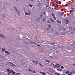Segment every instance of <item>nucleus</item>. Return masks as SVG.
I'll return each instance as SVG.
<instances>
[{
	"instance_id": "a878e982",
	"label": "nucleus",
	"mask_w": 75,
	"mask_h": 75,
	"mask_svg": "<svg viewBox=\"0 0 75 75\" xmlns=\"http://www.w3.org/2000/svg\"><path fill=\"white\" fill-rule=\"evenodd\" d=\"M38 64H39V65H40V66H41V67H42V66H43L41 64V63H39Z\"/></svg>"
},
{
	"instance_id": "a211bd4d",
	"label": "nucleus",
	"mask_w": 75,
	"mask_h": 75,
	"mask_svg": "<svg viewBox=\"0 0 75 75\" xmlns=\"http://www.w3.org/2000/svg\"><path fill=\"white\" fill-rule=\"evenodd\" d=\"M2 51H5V49L3 48H2Z\"/></svg>"
},
{
	"instance_id": "9d476101",
	"label": "nucleus",
	"mask_w": 75,
	"mask_h": 75,
	"mask_svg": "<svg viewBox=\"0 0 75 75\" xmlns=\"http://www.w3.org/2000/svg\"><path fill=\"white\" fill-rule=\"evenodd\" d=\"M60 66H61L60 64H56V67H57V68H58V67H60Z\"/></svg>"
},
{
	"instance_id": "de8ad7c7",
	"label": "nucleus",
	"mask_w": 75,
	"mask_h": 75,
	"mask_svg": "<svg viewBox=\"0 0 75 75\" xmlns=\"http://www.w3.org/2000/svg\"><path fill=\"white\" fill-rule=\"evenodd\" d=\"M37 46H40V47H41V46L40 45H37Z\"/></svg>"
},
{
	"instance_id": "c85d7f7f",
	"label": "nucleus",
	"mask_w": 75,
	"mask_h": 75,
	"mask_svg": "<svg viewBox=\"0 0 75 75\" xmlns=\"http://www.w3.org/2000/svg\"><path fill=\"white\" fill-rule=\"evenodd\" d=\"M21 74V73H17L16 74V75H20Z\"/></svg>"
},
{
	"instance_id": "f704fd0d",
	"label": "nucleus",
	"mask_w": 75,
	"mask_h": 75,
	"mask_svg": "<svg viewBox=\"0 0 75 75\" xmlns=\"http://www.w3.org/2000/svg\"><path fill=\"white\" fill-rule=\"evenodd\" d=\"M47 31H49V30H50V29L49 28H47Z\"/></svg>"
},
{
	"instance_id": "2f4dec72",
	"label": "nucleus",
	"mask_w": 75,
	"mask_h": 75,
	"mask_svg": "<svg viewBox=\"0 0 75 75\" xmlns=\"http://www.w3.org/2000/svg\"><path fill=\"white\" fill-rule=\"evenodd\" d=\"M7 54L8 55H9V54H10V53H9V52H8L7 53Z\"/></svg>"
},
{
	"instance_id": "13d9d810",
	"label": "nucleus",
	"mask_w": 75,
	"mask_h": 75,
	"mask_svg": "<svg viewBox=\"0 0 75 75\" xmlns=\"http://www.w3.org/2000/svg\"><path fill=\"white\" fill-rule=\"evenodd\" d=\"M33 0H31V1H33Z\"/></svg>"
},
{
	"instance_id": "49530a36",
	"label": "nucleus",
	"mask_w": 75,
	"mask_h": 75,
	"mask_svg": "<svg viewBox=\"0 0 75 75\" xmlns=\"http://www.w3.org/2000/svg\"><path fill=\"white\" fill-rule=\"evenodd\" d=\"M54 19H55V20H56V18H55V17H54Z\"/></svg>"
},
{
	"instance_id": "7c9ffc66",
	"label": "nucleus",
	"mask_w": 75,
	"mask_h": 75,
	"mask_svg": "<svg viewBox=\"0 0 75 75\" xmlns=\"http://www.w3.org/2000/svg\"><path fill=\"white\" fill-rule=\"evenodd\" d=\"M47 23H50V20H48V21H47Z\"/></svg>"
},
{
	"instance_id": "052dcab7",
	"label": "nucleus",
	"mask_w": 75,
	"mask_h": 75,
	"mask_svg": "<svg viewBox=\"0 0 75 75\" xmlns=\"http://www.w3.org/2000/svg\"><path fill=\"white\" fill-rule=\"evenodd\" d=\"M49 8H51V7L49 6Z\"/></svg>"
},
{
	"instance_id": "603ef678",
	"label": "nucleus",
	"mask_w": 75,
	"mask_h": 75,
	"mask_svg": "<svg viewBox=\"0 0 75 75\" xmlns=\"http://www.w3.org/2000/svg\"><path fill=\"white\" fill-rule=\"evenodd\" d=\"M46 7H48V6L47 5H46Z\"/></svg>"
},
{
	"instance_id": "a18cd8bd",
	"label": "nucleus",
	"mask_w": 75,
	"mask_h": 75,
	"mask_svg": "<svg viewBox=\"0 0 75 75\" xmlns=\"http://www.w3.org/2000/svg\"><path fill=\"white\" fill-rule=\"evenodd\" d=\"M51 30H52V31H53L54 30V29H53L52 28Z\"/></svg>"
},
{
	"instance_id": "bb28decb",
	"label": "nucleus",
	"mask_w": 75,
	"mask_h": 75,
	"mask_svg": "<svg viewBox=\"0 0 75 75\" xmlns=\"http://www.w3.org/2000/svg\"><path fill=\"white\" fill-rule=\"evenodd\" d=\"M31 72H33V73H34V74H35V71H33H33H31Z\"/></svg>"
},
{
	"instance_id": "6e6d98bb",
	"label": "nucleus",
	"mask_w": 75,
	"mask_h": 75,
	"mask_svg": "<svg viewBox=\"0 0 75 75\" xmlns=\"http://www.w3.org/2000/svg\"><path fill=\"white\" fill-rule=\"evenodd\" d=\"M29 71H31V69H29Z\"/></svg>"
},
{
	"instance_id": "6ab92c4d",
	"label": "nucleus",
	"mask_w": 75,
	"mask_h": 75,
	"mask_svg": "<svg viewBox=\"0 0 75 75\" xmlns=\"http://www.w3.org/2000/svg\"><path fill=\"white\" fill-rule=\"evenodd\" d=\"M55 74H56V75H61V74H60L59 73H56Z\"/></svg>"
},
{
	"instance_id": "4c0bfd02",
	"label": "nucleus",
	"mask_w": 75,
	"mask_h": 75,
	"mask_svg": "<svg viewBox=\"0 0 75 75\" xmlns=\"http://www.w3.org/2000/svg\"><path fill=\"white\" fill-rule=\"evenodd\" d=\"M47 2L48 3H50V2H49V1H48V0L47 1Z\"/></svg>"
},
{
	"instance_id": "393cba45",
	"label": "nucleus",
	"mask_w": 75,
	"mask_h": 75,
	"mask_svg": "<svg viewBox=\"0 0 75 75\" xmlns=\"http://www.w3.org/2000/svg\"><path fill=\"white\" fill-rule=\"evenodd\" d=\"M36 20L37 21H40V19L38 18H37L36 19Z\"/></svg>"
},
{
	"instance_id": "680f3d73",
	"label": "nucleus",
	"mask_w": 75,
	"mask_h": 75,
	"mask_svg": "<svg viewBox=\"0 0 75 75\" xmlns=\"http://www.w3.org/2000/svg\"><path fill=\"white\" fill-rule=\"evenodd\" d=\"M73 65H75V64H73Z\"/></svg>"
},
{
	"instance_id": "79ce46f5",
	"label": "nucleus",
	"mask_w": 75,
	"mask_h": 75,
	"mask_svg": "<svg viewBox=\"0 0 75 75\" xmlns=\"http://www.w3.org/2000/svg\"><path fill=\"white\" fill-rule=\"evenodd\" d=\"M48 27H49V28H51V25H49Z\"/></svg>"
},
{
	"instance_id": "bf43d9fd",
	"label": "nucleus",
	"mask_w": 75,
	"mask_h": 75,
	"mask_svg": "<svg viewBox=\"0 0 75 75\" xmlns=\"http://www.w3.org/2000/svg\"><path fill=\"white\" fill-rule=\"evenodd\" d=\"M57 33H56V34H58V32H56Z\"/></svg>"
},
{
	"instance_id": "09e8293b",
	"label": "nucleus",
	"mask_w": 75,
	"mask_h": 75,
	"mask_svg": "<svg viewBox=\"0 0 75 75\" xmlns=\"http://www.w3.org/2000/svg\"><path fill=\"white\" fill-rule=\"evenodd\" d=\"M58 6H59V5L58 4L56 6L57 7H58Z\"/></svg>"
},
{
	"instance_id": "69168bd1",
	"label": "nucleus",
	"mask_w": 75,
	"mask_h": 75,
	"mask_svg": "<svg viewBox=\"0 0 75 75\" xmlns=\"http://www.w3.org/2000/svg\"><path fill=\"white\" fill-rule=\"evenodd\" d=\"M63 48H65V47H63Z\"/></svg>"
},
{
	"instance_id": "f3484780",
	"label": "nucleus",
	"mask_w": 75,
	"mask_h": 75,
	"mask_svg": "<svg viewBox=\"0 0 75 75\" xmlns=\"http://www.w3.org/2000/svg\"><path fill=\"white\" fill-rule=\"evenodd\" d=\"M45 62H48V63H50V61H48V60H46L45 61Z\"/></svg>"
},
{
	"instance_id": "412c9836",
	"label": "nucleus",
	"mask_w": 75,
	"mask_h": 75,
	"mask_svg": "<svg viewBox=\"0 0 75 75\" xmlns=\"http://www.w3.org/2000/svg\"><path fill=\"white\" fill-rule=\"evenodd\" d=\"M61 3H62V2H61V1H59V4H61Z\"/></svg>"
},
{
	"instance_id": "e433bc0d",
	"label": "nucleus",
	"mask_w": 75,
	"mask_h": 75,
	"mask_svg": "<svg viewBox=\"0 0 75 75\" xmlns=\"http://www.w3.org/2000/svg\"><path fill=\"white\" fill-rule=\"evenodd\" d=\"M45 14H46V13H45V12H44L43 13V14L45 15Z\"/></svg>"
},
{
	"instance_id": "774afa93",
	"label": "nucleus",
	"mask_w": 75,
	"mask_h": 75,
	"mask_svg": "<svg viewBox=\"0 0 75 75\" xmlns=\"http://www.w3.org/2000/svg\"><path fill=\"white\" fill-rule=\"evenodd\" d=\"M59 14L61 15V13H59Z\"/></svg>"
},
{
	"instance_id": "58836bf2",
	"label": "nucleus",
	"mask_w": 75,
	"mask_h": 75,
	"mask_svg": "<svg viewBox=\"0 0 75 75\" xmlns=\"http://www.w3.org/2000/svg\"><path fill=\"white\" fill-rule=\"evenodd\" d=\"M5 52V53H7L8 52V51H6Z\"/></svg>"
},
{
	"instance_id": "72a5a7b5",
	"label": "nucleus",
	"mask_w": 75,
	"mask_h": 75,
	"mask_svg": "<svg viewBox=\"0 0 75 75\" xmlns=\"http://www.w3.org/2000/svg\"><path fill=\"white\" fill-rule=\"evenodd\" d=\"M43 21H45V18H43Z\"/></svg>"
},
{
	"instance_id": "39448f33",
	"label": "nucleus",
	"mask_w": 75,
	"mask_h": 75,
	"mask_svg": "<svg viewBox=\"0 0 75 75\" xmlns=\"http://www.w3.org/2000/svg\"><path fill=\"white\" fill-rule=\"evenodd\" d=\"M17 13H18V15H19V16H20V15H19V13H18V10H17V8H16V7H14Z\"/></svg>"
},
{
	"instance_id": "6e6552de",
	"label": "nucleus",
	"mask_w": 75,
	"mask_h": 75,
	"mask_svg": "<svg viewBox=\"0 0 75 75\" xmlns=\"http://www.w3.org/2000/svg\"><path fill=\"white\" fill-rule=\"evenodd\" d=\"M30 15L31 14V13H30H30H28L27 12H26L25 13V16H26V15Z\"/></svg>"
},
{
	"instance_id": "f257e3e1",
	"label": "nucleus",
	"mask_w": 75,
	"mask_h": 75,
	"mask_svg": "<svg viewBox=\"0 0 75 75\" xmlns=\"http://www.w3.org/2000/svg\"><path fill=\"white\" fill-rule=\"evenodd\" d=\"M6 70L7 72H9V73H11V72H14V71H13L12 70H10L9 69H7Z\"/></svg>"
},
{
	"instance_id": "e2e57ef3",
	"label": "nucleus",
	"mask_w": 75,
	"mask_h": 75,
	"mask_svg": "<svg viewBox=\"0 0 75 75\" xmlns=\"http://www.w3.org/2000/svg\"><path fill=\"white\" fill-rule=\"evenodd\" d=\"M56 3H57V4H58V2H56Z\"/></svg>"
},
{
	"instance_id": "338daca9",
	"label": "nucleus",
	"mask_w": 75,
	"mask_h": 75,
	"mask_svg": "<svg viewBox=\"0 0 75 75\" xmlns=\"http://www.w3.org/2000/svg\"><path fill=\"white\" fill-rule=\"evenodd\" d=\"M47 74H49V72H47Z\"/></svg>"
},
{
	"instance_id": "7ed1b4c3",
	"label": "nucleus",
	"mask_w": 75,
	"mask_h": 75,
	"mask_svg": "<svg viewBox=\"0 0 75 75\" xmlns=\"http://www.w3.org/2000/svg\"><path fill=\"white\" fill-rule=\"evenodd\" d=\"M32 62H33V63H34L35 64H38V61H34L33 60L32 61Z\"/></svg>"
},
{
	"instance_id": "5fc2aeb1",
	"label": "nucleus",
	"mask_w": 75,
	"mask_h": 75,
	"mask_svg": "<svg viewBox=\"0 0 75 75\" xmlns=\"http://www.w3.org/2000/svg\"><path fill=\"white\" fill-rule=\"evenodd\" d=\"M40 16L41 17H42V15H41Z\"/></svg>"
},
{
	"instance_id": "5701e85b",
	"label": "nucleus",
	"mask_w": 75,
	"mask_h": 75,
	"mask_svg": "<svg viewBox=\"0 0 75 75\" xmlns=\"http://www.w3.org/2000/svg\"><path fill=\"white\" fill-rule=\"evenodd\" d=\"M57 69L58 70V71H62V70L61 69Z\"/></svg>"
},
{
	"instance_id": "20e7f679",
	"label": "nucleus",
	"mask_w": 75,
	"mask_h": 75,
	"mask_svg": "<svg viewBox=\"0 0 75 75\" xmlns=\"http://www.w3.org/2000/svg\"><path fill=\"white\" fill-rule=\"evenodd\" d=\"M56 21L57 23H59V24H61V21H59V20H57V21Z\"/></svg>"
},
{
	"instance_id": "c03bdc74",
	"label": "nucleus",
	"mask_w": 75,
	"mask_h": 75,
	"mask_svg": "<svg viewBox=\"0 0 75 75\" xmlns=\"http://www.w3.org/2000/svg\"><path fill=\"white\" fill-rule=\"evenodd\" d=\"M52 44H54V45H55V43H51Z\"/></svg>"
},
{
	"instance_id": "f8f14e48",
	"label": "nucleus",
	"mask_w": 75,
	"mask_h": 75,
	"mask_svg": "<svg viewBox=\"0 0 75 75\" xmlns=\"http://www.w3.org/2000/svg\"><path fill=\"white\" fill-rule=\"evenodd\" d=\"M49 71L50 72H52L53 71V70H52V69H49Z\"/></svg>"
},
{
	"instance_id": "9b49d317",
	"label": "nucleus",
	"mask_w": 75,
	"mask_h": 75,
	"mask_svg": "<svg viewBox=\"0 0 75 75\" xmlns=\"http://www.w3.org/2000/svg\"><path fill=\"white\" fill-rule=\"evenodd\" d=\"M0 37L3 38V37H4V35H0Z\"/></svg>"
},
{
	"instance_id": "dca6fc26",
	"label": "nucleus",
	"mask_w": 75,
	"mask_h": 75,
	"mask_svg": "<svg viewBox=\"0 0 75 75\" xmlns=\"http://www.w3.org/2000/svg\"><path fill=\"white\" fill-rule=\"evenodd\" d=\"M72 12H73V10H70L69 11V13H72Z\"/></svg>"
},
{
	"instance_id": "ea45409f",
	"label": "nucleus",
	"mask_w": 75,
	"mask_h": 75,
	"mask_svg": "<svg viewBox=\"0 0 75 75\" xmlns=\"http://www.w3.org/2000/svg\"><path fill=\"white\" fill-rule=\"evenodd\" d=\"M69 29H70V30H71V29H72V28L71 27H70L69 28Z\"/></svg>"
},
{
	"instance_id": "f03ea898",
	"label": "nucleus",
	"mask_w": 75,
	"mask_h": 75,
	"mask_svg": "<svg viewBox=\"0 0 75 75\" xmlns=\"http://www.w3.org/2000/svg\"><path fill=\"white\" fill-rule=\"evenodd\" d=\"M8 64H10V65H11V66H15V64H13V63L10 62H9Z\"/></svg>"
},
{
	"instance_id": "8fccbe9b",
	"label": "nucleus",
	"mask_w": 75,
	"mask_h": 75,
	"mask_svg": "<svg viewBox=\"0 0 75 75\" xmlns=\"http://www.w3.org/2000/svg\"><path fill=\"white\" fill-rule=\"evenodd\" d=\"M13 74H16V72H13Z\"/></svg>"
},
{
	"instance_id": "1a4fd4ad",
	"label": "nucleus",
	"mask_w": 75,
	"mask_h": 75,
	"mask_svg": "<svg viewBox=\"0 0 75 75\" xmlns=\"http://www.w3.org/2000/svg\"><path fill=\"white\" fill-rule=\"evenodd\" d=\"M65 21L66 24H68V23H69V21L68 20H66Z\"/></svg>"
},
{
	"instance_id": "ddd939ff",
	"label": "nucleus",
	"mask_w": 75,
	"mask_h": 75,
	"mask_svg": "<svg viewBox=\"0 0 75 75\" xmlns=\"http://www.w3.org/2000/svg\"><path fill=\"white\" fill-rule=\"evenodd\" d=\"M50 20L52 22V23H54V20H53V19H52V18H51L50 19Z\"/></svg>"
},
{
	"instance_id": "4d7b16f0",
	"label": "nucleus",
	"mask_w": 75,
	"mask_h": 75,
	"mask_svg": "<svg viewBox=\"0 0 75 75\" xmlns=\"http://www.w3.org/2000/svg\"><path fill=\"white\" fill-rule=\"evenodd\" d=\"M8 75H10V73H8Z\"/></svg>"
},
{
	"instance_id": "b1692460",
	"label": "nucleus",
	"mask_w": 75,
	"mask_h": 75,
	"mask_svg": "<svg viewBox=\"0 0 75 75\" xmlns=\"http://www.w3.org/2000/svg\"><path fill=\"white\" fill-rule=\"evenodd\" d=\"M29 6H30V7H33V5H31L30 4H29Z\"/></svg>"
},
{
	"instance_id": "2eb2a0df",
	"label": "nucleus",
	"mask_w": 75,
	"mask_h": 75,
	"mask_svg": "<svg viewBox=\"0 0 75 75\" xmlns=\"http://www.w3.org/2000/svg\"><path fill=\"white\" fill-rule=\"evenodd\" d=\"M30 43H34V44H37V43H35L34 42H30Z\"/></svg>"
},
{
	"instance_id": "c9c22d12",
	"label": "nucleus",
	"mask_w": 75,
	"mask_h": 75,
	"mask_svg": "<svg viewBox=\"0 0 75 75\" xmlns=\"http://www.w3.org/2000/svg\"><path fill=\"white\" fill-rule=\"evenodd\" d=\"M62 11H64V9H61Z\"/></svg>"
},
{
	"instance_id": "423d86ee",
	"label": "nucleus",
	"mask_w": 75,
	"mask_h": 75,
	"mask_svg": "<svg viewBox=\"0 0 75 75\" xmlns=\"http://www.w3.org/2000/svg\"><path fill=\"white\" fill-rule=\"evenodd\" d=\"M40 73H41V74H42V75H46L47 74L46 73H44L42 72H40Z\"/></svg>"
},
{
	"instance_id": "c756f323",
	"label": "nucleus",
	"mask_w": 75,
	"mask_h": 75,
	"mask_svg": "<svg viewBox=\"0 0 75 75\" xmlns=\"http://www.w3.org/2000/svg\"><path fill=\"white\" fill-rule=\"evenodd\" d=\"M65 6L66 7H68V4H66V5H65Z\"/></svg>"
},
{
	"instance_id": "0e129e2a",
	"label": "nucleus",
	"mask_w": 75,
	"mask_h": 75,
	"mask_svg": "<svg viewBox=\"0 0 75 75\" xmlns=\"http://www.w3.org/2000/svg\"><path fill=\"white\" fill-rule=\"evenodd\" d=\"M54 1H56V0H54Z\"/></svg>"
},
{
	"instance_id": "cd10ccee",
	"label": "nucleus",
	"mask_w": 75,
	"mask_h": 75,
	"mask_svg": "<svg viewBox=\"0 0 75 75\" xmlns=\"http://www.w3.org/2000/svg\"><path fill=\"white\" fill-rule=\"evenodd\" d=\"M63 27H59V29H62V28H63Z\"/></svg>"
},
{
	"instance_id": "473e14b6",
	"label": "nucleus",
	"mask_w": 75,
	"mask_h": 75,
	"mask_svg": "<svg viewBox=\"0 0 75 75\" xmlns=\"http://www.w3.org/2000/svg\"><path fill=\"white\" fill-rule=\"evenodd\" d=\"M40 3H38V6H40Z\"/></svg>"
},
{
	"instance_id": "3c124183",
	"label": "nucleus",
	"mask_w": 75,
	"mask_h": 75,
	"mask_svg": "<svg viewBox=\"0 0 75 75\" xmlns=\"http://www.w3.org/2000/svg\"><path fill=\"white\" fill-rule=\"evenodd\" d=\"M68 75H71V74H69Z\"/></svg>"
},
{
	"instance_id": "864d4df0",
	"label": "nucleus",
	"mask_w": 75,
	"mask_h": 75,
	"mask_svg": "<svg viewBox=\"0 0 75 75\" xmlns=\"http://www.w3.org/2000/svg\"><path fill=\"white\" fill-rule=\"evenodd\" d=\"M54 7H55V8L57 7L56 6H54Z\"/></svg>"
},
{
	"instance_id": "37998d69",
	"label": "nucleus",
	"mask_w": 75,
	"mask_h": 75,
	"mask_svg": "<svg viewBox=\"0 0 75 75\" xmlns=\"http://www.w3.org/2000/svg\"><path fill=\"white\" fill-rule=\"evenodd\" d=\"M61 68L62 69V68H63V66H61Z\"/></svg>"
},
{
	"instance_id": "0eeeda50",
	"label": "nucleus",
	"mask_w": 75,
	"mask_h": 75,
	"mask_svg": "<svg viewBox=\"0 0 75 75\" xmlns=\"http://www.w3.org/2000/svg\"><path fill=\"white\" fill-rule=\"evenodd\" d=\"M52 65H53V66H56L57 65V63H53L52 64Z\"/></svg>"
},
{
	"instance_id": "4468645a",
	"label": "nucleus",
	"mask_w": 75,
	"mask_h": 75,
	"mask_svg": "<svg viewBox=\"0 0 75 75\" xmlns=\"http://www.w3.org/2000/svg\"><path fill=\"white\" fill-rule=\"evenodd\" d=\"M52 16H53V17H55V15H54V14L53 13H52Z\"/></svg>"
},
{
	"instance_id": "4be33fe9",
	"label": "nucleus",
	"mask_w": 75,
	"mask_h": 75,
	"mask_svg": "<svg viewBox=\"0 0 75 75\" xmlns=\"http://www.w3.org/2000/svg\"><path fill=\"white\" fill-rule=\"evenodd\" d=\"M52 5L53 6H55V4L53 3H52Z\"/></svg>"
},
{
	"instance_id": "a19ab883",
	"label": "nucleus",
	"mask_w": 75,
	"mask_h": 75,
	"mask_svg": "<svg viewBox=\"0 0 75 75\" xmlns=\"http://www.w3.org/2000/svg\"><path fill=\"white\" fill-rule=\"evenodd\" d=\"M63 30H66L67 29H63Z\"/></svg>"
},
{
	"instance_id": "aec40b11",
	"label": "nucleus",
	"mask_w": 75,
	"mask_h": 75,
	"mask_svg": "<svg viewBox=\"0 0 75 75\" xmlns=\"http://www.w3.org/2000/svg\"><path fill=\"white\" fill-rule=\"evenodd\" d=\"M69 71H67L66 72V74H69Z\"/></svg>"
}]
</instances>
